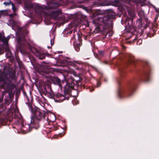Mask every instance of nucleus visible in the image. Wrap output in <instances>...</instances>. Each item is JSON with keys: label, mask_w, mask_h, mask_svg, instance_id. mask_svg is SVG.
<instances>
[{"label": "nucleus", "mask_w": 159, "mask_h": 159, "mask_svg": "<svg viewBox=\"0 0 159 159\" xmlns=\"http://www.w3.org/2000/svg\"><path fill=\"white\" fill-rule=\"evenodd\" d=\"M33 121L34 120L32 119V117L31 120L30 124V125L29 124H25V125L23 124V125H22V130L23 131H25V132H30L31 130V127H33L36 129L39 128V126L38 123H36V127H35V125L34 126H33Z\"/></svg>", "instance_id": "f257e3e1"}, {"label": "nucleus", "mask_w": 159, "mask_h": 159, "mask_svg": "<svg viewBox=\"0 0 159 159\" xmlns=\"http://www.w3.org/2000/svg\"><path fill=\"white\" fill-rule=\"evenodd\" d=\"M29 6L30 7L34 10L36 13L38 15L42 14L43 11V6H40L37 4L34 3H30Z\"/></svg>", "instance_id": "f03ea898"}, {"label": "nucleus", "mask_w": 159, "mask_h": 159, "mask_svg": "<svg viewBox=\"0 0 159 159\" xmlns=\"http://www.w3.org/2000/svg\"><path fill=\"white\" fill-rule=\"evenodd\" d=\"M107 17H99L97 16L96 18L93 20V23L96 25L97 27H98L99 25H103L105 23L106 21Z\"/></svg>", "instance_id": "7ed1b4c3"}, {"label": "nucleus", "mask_w": 159, "mask_h": 159, "mask_svg": "<svg viewBox=\"0 0 159 159\" xmlns=\"http://www.w3.org/2000/svg\"><path fill=\"white\" fill-rule=\"evenodd\" d=\"M60 13V11L56 10L51 11L50 15L51 18L56 20L58 18V16Z\"/></svg>", "instance_id": "20e7f679"}, {"label": "nucleus", "mask_w": 159, "mask_h": 159, "mask_svg": "<svg viewBox=\"0 0 159 159\" xmlns=\"http://www.w3.org/2000/svg\"><path fill=\"white\" fill-rule=\"evenodd\" d=\"M35 116L36 119L39 120H40L42 117L43 116V114L40 111L36 110L35 112Z\"/></svg>", "instance_id": "39448f33"}, {"label": "nucleus", "mask_w": 159, "mask_h": 159, "mask_svg": "<svg viewBox=\"0 0 159 159\" xmlns=\"http://www.w3.org/2000/svg\"><path fill=\"white\" fill-rule=\"evenodd\" d=\"M67 63L68 65L73 66H78V65H80L78 61H67Z\"/></svg>", "instance_id": "423d86ee"}, {"label": "nucleus", "mask_w": 159, "mask_h": 159, "mask_svg": "<svg viewBox=\"0 0 159 159\" xmlns=\"http://www.w3.org/2000/svg\"><path fill=\"white\" fill-rule=\"evenodd\" d=\"M54 97L58 98L59 99V101L61 102L65 99V97L63 95L59 93H57L56 94Z\"/></svg>", "instance_id": "0eeeda50"}, {"label": "nucleus", "mask_w": 159, "mask_h": 159, "mask_svg": "<svg viewBox=\"0 0 159 159\" xmlns=\"http://www.w3.org/2000/svg\"><path fill=\"white\" fill-rule=\"evenodd\" d=\"M10 38V36H8L7 38L4 37L3 38L2 35L0 34V40H2L4 43H7L8 41Z\"/></svg>", "instance_id": "6e6552de"}, {"label": "nucleus", "mask_w": 159, "mask_h": 159, "mask_svg": "<svg viewBox=\"0 0 159 159\" xmlns=\"http://www.w3.org/2000/svg\"><path fill=\"white\" fill-rule=\"evenodd\" d=\"M63 82H61L60 79L58 78H57L55 79V84H57L60 87H61L62 84L61 83Z\"/></svg>", "instance_id": "1a4fd4ad"}, {"label": "nucleus", "mask_w": 159, "mask_h": 159, "mask_svg": "<svg viewBox=\"0 0 159 159\" xmlns=\"http://www.w3.org/2000/svg\"><path fill=\"white\" fill-rule=\"evenodd\" d=\"M50 36L52 38L50 39V43L51 45H52L54 44V39L55 36L54 34L53 33L51 34Z\"/></svg>", "instance_id": "9d476101"}, {"label": "nucleus", "mask_w": 159, "mask_h": 159, "mask_svg": "<svg viewBox=\"0 0 159 159\" xmlns=\"http://www.w3.org/2000/svg\"><path fill=\"white\" fill-rule=\"evenodd\" d=\"M55 4L54 3L50 2L48 4V8L49 9H53L55 7Z\"/></svg>", "instance_id": "9b49d317"}, {"label": "nucleus", "mask_w": 159, "mask_h": 159, "mask_svg": "<svg viewBox=\"0 0 159 159\" xmlns=\"http://www.w3.org/2000/svg\"><path fill=\"white\" fill-rule=\"evenodd\" d=\"M66 86H68V87L69 88L72 89L74 88V84L73 83H67Z\"/></svg>", "instance_id": "f8f14e48"}, {"label": "nucleus", "mask_w": 159, "mask_h": 159, "mask_svg": "<svg viewBox=\"0 0 159 159\" xmlns=\"http://www.w3.org/2000/svg\"><path fill=\"white\" fill-rule=\"evenodd\" d=\"M25 39L24 38H22V39H21V38H19L18 39L17 42L18 43H20V42L23 41V42H25Z\"/></svg>", "instance_id": "ddd939ff"}, {"label": "nucleus", "mask_w": 159, "mask_h": 159, "mask_svg": "<svg viewBox=\"0 0 159 159\" xmlns=\"http://www.w3.org/2000/svg\"><path fill=\"white\" fill-rule=\"evenodd\" d=\"M11 5L12 6V9L14 12L16 10V8L15 6L13 3H11Z\"/></svg>", "instance_id": "4468645a"}, {"label": "nucleus", "mask_w": 159, "mask_h": 159, "mask_svg": "<svg viewBox=\"0 0 159 159\" xmlns=\"http://www.w3.org/2000/svg\"><path fill=\"white\" fill-rule=\"evenodd\" d=\"M11 3H11V2H5L3 3L6 6L10 5V4H11Z\"/></svg>", "instance_id": "2eb2a0df"}, {"label": "nucleus", "mask_w": 159, "mask_h": 159, "mask_svg": "<svg viewBox=\"0 0 159 159\" xmlns=\"http://www.w3.org/2000/svg\"><path fill=\"white\" fill-rule=\"evenodd\" d=\"M124 94V92L122 90L120 91L119 92V95L120 97L121 95H123Z\"/></svg>", "instance_id": "dca6fc26"}, {"label": "nucleus", "mask_w": 159, "mask_h": 159, "mask_svg": "<svg viewBox=\"0 0 159 159\" xmlns=\"http://www.w3.org/2000/svg\"><path fill=\"white\" fill-rule=\"evenodd\" d=\"M26 98L27 100H28V102H26V104L27 105H28V106H30V101L29 99L27 97V96H26Z\"/></svg>", "instance_id": "f3484780"}, {"label": "nucleus", "mask_w": 159, "mask_h": 159, "mask_svg": "<svg viewBox=\"0 0 159 159\" xmlns=\"http://www.w3.org/2000/svg\"><path fill=\"white\" fill-rule=\"evenodd\" d=\"M0 82L5 83V81H4L3 78H2L1 76L0 77Z\"/></svg>", "instance_id": "a211bd4d"}, {"label": "nucleus", "mask_w": 159, "mask_h": 159, "mask_svg": "<svg viewBox=\"0 0 159 159\" xmlns=\"http://www.w3.org/2000/svg\"><path fill=\"white\" fill-rule=\"evenodd\" d=\"M75 50L76 51H77L78 52L80 51V48L79 47H75Z\"/></svg>", "instance_id": "6ab92c4d"}, {"label": "nucleus", "mask_w": 159, "mask_h": 159, "mask_svg": "<svg viewBox=\"0 0 159 159\" xmlns=\"http://www.w3.org/2000/svg\"><path fill=\"white\" fill-rule=\"evenodd\" d=\"M16 15V14H14V15H13V14H10L9 15V16H10V17H13V16Z\"/></svg>", "instance_id": "aec40b11"}, {"label": "nucleus", "mask_w": 159, "mask_h": 159, "mask_svg": "<svg viewBox=\"0 0 159 159\" xmlns=\"http://www.w3.org/2000/svg\"><path fill=\"white\" fill-rule=\"evenodd\" d=\"M154 31L153 30H151V33H152V34H153V33H154Z\"/></svg>", "instance_id": "412c9836"}, {"label": "nucleus", "mask_w": 159, "mask_h": 159, "mask_svg": "<svg viewBox=\"0 0 159 159\" xmlns=\"http://www.w3.org/2000/svg\"><path fill=\"white\" fill-rule=\"evenodd\" d=\"M54 97V95L52 94L51 95V98H53Z\"/></svg>", "instance_id": "4be33fe9"}, {"label": "nucleus", "mask_w": 159, "mask_h": 159, "mask_svg": "<svg viewBox=\"0 0 159 159\" xmlns=\"http://www.w3.org/2000/svg\"><path fill=\"white\" fill-rule=\"evenodd\" d=\"M44 57H40L39 58H40V59H42V58H44Z\"/></svg>", "instance_id": "5701e85b"}, {"label": "nucleus", "mask_w": 159, "mask_h": 159, "mask_svg": "<svg viewBox=\"0 0 159 159\" xmlns=\"http://www.w3.org/2000/svg\"><path fill=\"white\" fill-rule=\"evenodd\" d=\"M102 53H103L102 52V51L100 52V54H102Z\"/></svg>", "instance_id": "b1692460"}, {"label": "nucleus", "mask_w": 159, "mask_h": 159, "mask_svg": "<svg viewBox=\"0 0 159 159\" xmlns=\"http://www.w3.org/2000/svg\"><path fill=\"white\" fill-rule=\"evenodd\" d=\"M93 90H94V89H93L92 91H93Z\"/></svg>", "instance_id": "393cba45"}, {"label": "nucleus", "mask_w": 159, "mask_h": 159, "mask_svg": "<svg viewBox=\"0 0 159 159\" xmlns=\"http://www.w3.org/2000/svg\"><path fill=\"white\" fill-rule=\"evenodd\" d=\"M149 35V34H148V35Z\"/></svg>", "instance_id": "a878e982"}, {"label": "nucleus", "mask_w": 159, "mask_h": 159, "mask_svg": "<svg viewBox=\"0 0 159 159\" xmlns=\"http://www.w3.org/2000/svg\"><path fill=\"white\" fill-rule=\"evenodd\" d=\"M143 1H146V0H143Z\"/></svg>", "instance_id": "bb28decb"}]
</instances>
